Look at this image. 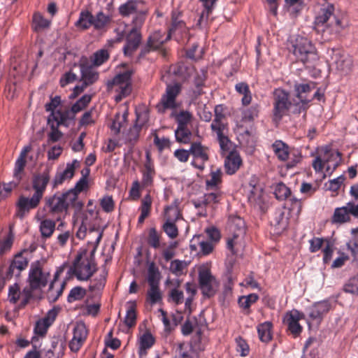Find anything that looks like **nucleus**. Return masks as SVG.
Here are the masks:
<instances>
[{"label":"nucleus","mask_w":358,"mask_h":358,"mask_svg":"<svg viewBox=\"0 0 358 358\" xmlns=\"http://www.w3.org/2000/svg\"><path fill=\"white\" fill-rule=\"evenodd\" d=\"M297 62H301L306 68H314L318 61L319 56L317 50L312 42L307 38L299 36L289 48Z\"/></svg>","instance_id":"nucleus-1"},{"label":"nucleus","mask_w":358,"mask_h":358,"mask_svg":"<svg viewBox=\"0 0 358 358\" xmlns=\"http://www.w3.org/2000/svg\"><path fill=\"white\" fill-rule=\"evenodd\" d=\"M75 194L71 192H56L52 196L45 198L44 209H47L52 215L67 213L70 206L81 209L83 203H75Z\"/></svg>","instance_id":"nucleus-2"},{"label":"nucleus","mask_w":358,"mask_h":358,"mask_svg":"<svg viewBox=\"0 0 358 358\" xmlns=\"http://www.w3.org/2000/svg\"><path fill=\"white\" fill-rule=\"evenodd\" d=\"M97 267L92 253L88 255L87 251L78 253L72 266L68 271L69 275H74L79 280H88L96 271Z\"/></svg>","instance_id":"nucleus-3"},{"label":"nucleus","mask_w":358,"mask_h":358,"mask_svg":"<svg viewBox=\"0 0 358 358\" xmlns=\"http://www.w3.org/2000/svg\"><path fill=\"white\" fill-rule=\"evenodd\" d=\"M119 14L122 17H131V24L142 27L148 14V8L143 1L129 0L118 8Z\"/></svg>","instance_id":"nucleus-4"},{"label":"nucleus","mask_w":358,"mask_h":358,"mask_svg":"<svg viewBox=\"0 0 358 358\" xmlns=\"http://www.w3.org/2000/svg\"><path fill=\"white\" fill-rule=\"evenodd\" d=\"M315 28L320 31L331 28L336 32L344 29L342 20L335 13V6L333 3H324L322 5L315 19Z\"/></svg>","instance_id":"nucleus-5"},{"label":"nucleus","mask_w":358,"mask_h":358,"mask_svg":"<svg viewBox=\"0 0 358 358\" xmlns=\"http://www.w3.org/2000/svg\"><path fill=\"white\" fill-rule=\"evenodd\" d=\"M43 260H36L31 263L27 282L28 287L34 293V291L41 290L48 284L50 273L45 268Z\"/></svg>","instance_id":"nucleus-6"},{"label":"nucleus","mask_w":358,"mask_h":358,"mask_svg":"<svg viewBox=\"0 0 358 358\" xmlns=\"http://www.w3.org/2000/svg\"><path fill=\"white\" fill-rule=\"evenodd\" d=\"M315 88L316 83L313 81L294 83L293 85V94L295 98L293 99L294 110H292L294 113L299 114L307 110L310 102L312 101L309 94Z\"/></svg>","instance_id":"nucleus-7"},{"label":"nucleus","mask_w":358,"mask_h":358,"mask_svg":"<svg viewBox=\"0 0 358 358\" xmlns=\"http://www.w3.org/2000/svg\"><path fill=\"white\" fill-rule=\"evenodd\" d=\"M36 249L34 245H31L28 248H24L14 255L6 271V278L10 279L15 276L19 278L21 273L28 267L31 259V255Z\"/></svg>","instance_id":"nucleus-8"},{"label":"nucleus","mask_w":358,"mask_h":358,"mask_svg":"<svg viewBox=\"0 0 358 358\" xmlns=\"http://www.w3.org/2000/svg\"><path fill=\"white\" fill-rule=\"evenodd\" d=\"M292 108L294 109V99L289 100V93L282 89H276L273 95V120L280 122Z\"/></svg>","instance_id":"nucleus-9"},{"label":"nucleus","mask_w":358,"mask_h":358,"mask_svg":"<svg viewBox=\"0 0 358 358\" xmlns=\"http://www.w3.org/2000/svg\"><path fill=\"white\" fill-rule=\"evenodd\" d=\"M133 74L134 71L129 69L116 75L111 80L108 82V87L119 93L116 100H121L123 97L128 96L131 93V78Z\"/></svg>","instance_id":"nucleus-10"},{"label":"nucleus","mask_w":358,"mask_h":358,"mask_svg":"<svg viewBox=\"0 0 358 358\" xmlns=\"http://www.w3.org/2000/svg\"><path fill=\"white\" fill-rule=\"evenodd\" d=\"M33 298L34 293L27 285L22 290L17 283L8 287V300L10 303L17 305L18 309L24 308Z\"/></svg>","instance_id":"nucleus-11"},{"label":"nucleus","mask_w":358,"mask_h":358,"mask_svg":"<svg viewBox=\"0 0 358 358\" xmlns=\"http://www.w3.org/2000/svg\"><path fill=\"white\" fill-rule=\"evenodd\" d=\"M210 192L198 199H194L191 202L196 209L198 210V215L201 217L208 216V208H214V205L218 203L222 199V190H210Z\"/></svg>","instance_id":"nucleus-12"},{"label":"nucleus","mask_w":358,"mask_h":358,"mask_svg":"<svg viewBox=\"0 0 358 358\" xmlns=\"http://www.w3.org/2000/svg\"><path fill=\"white\" fill-rule=\"evenodd\" d=\"M199 285L203 295L210 298L216 294L220 282L209 268H202L199 271Z\"/></svg>","instance_id":"nucleus-13"},{"label":"nucleus","mask_w":358,"mask_h":358,"mask_svg":"<svg viewBox=\"0 0 358 358\" xmlns=\"http://www.w3.org/2000/svg\"><path fill=\"white\" fill-rule=\"evenodd\" d=\"M190 155L192 157L191 165L195 169L203 171L206 164L210 159V149L201 144V142L194 141L190 143Z\"/></svg>","instance_id":"nucleus-14"},{"label":"nucleus","mask_w":358,"mask_h":358,"mask_svg":"<svg viewBox=\"0 0 358 358\" xmlns=\"http://www.w3.org/2000/svg\"><path fill=\"white\" fill-rule=\"evenodd\" d=\"M181 91L182 86L178 83L167 85L159 102L164 110H176L180 106V103L177 101L176 98Z\"/></svg>","instance_id":"nucleus-15"},{"label":"nucleus","mask_w":358,"mask_h":358,"mask_svg":"<svg viewBox=\"0 0 358 358\" xmlns=\"http://www.w3.org/2000/svg\"><path fill=\"white\" fill-rule=\"evenodd\" d=\"M304 318V314L296 309H293L285 313L283 318V323L287 325V331L293 338H297L301 334L303 327L299 324V321Z\"/></svg>","instance_id":"nucleus-16"},{"label":"nucleus","mask_w":358,"mask_h":358,"mask_svg":"<svg viewBox=\"0 0 358 358\" xmlns=\"http://www.w3.org/2000/svg\"><path fill=\"white\" fill-rule=\"evenodd\" d=\"M180 13L173 11L171 14V24L169 29L171 37L173 36L177 41L189 38V31L184 21L180 19Z\"/></svg>","instance_id":"nucleus-17"},{"label":"nucleus","mask_w":358,"mask_h":358,"mask_svg":"<svg viewBox=\"0 0 358 358\" xmlns=\"http://www.w3.org/2000/svg\"><path fill=\"white\" fill-rule=\"evenodd\" d=\"M170 34L165 36L161 31H154L148 38L146 45L141 50L140 57H144L151 51L160 50L164 43L170 40Z\"/></svg>","instance_id":"nucleus-18"},{"label":"nucleus","mask_w":358,"mask_h":358,"mask_svg":"<svg viewBox=\"0 0 358 358\" xmlns=\"http://www.w3.org/2000/svg\"><path fill=\"white\" fill-rule=\"evenodd\" d=\"M145 157V162L143 164V169L141 170L142 178L140 184L143 188L148 189L153 186L156 171L154 162L148 152H146Z\"/></svg>","instance_id":"nucleus-19"},{"label":"nucleus","mask_w":358,"mask_h":358,"mask_svg":"<svg viewBox=\"0 0 358 358\" xmlns=\"http://www.w3.org/2000/svg\"><path fill=\"white\" fill-rule=\"evenodd\" d=\"M41 199V198L35 194H33L31 198L22 195L20 196L17 202V215L20 218L24 217L31 210L35 209L38 206Z\"/></svg>","instance_id":"nucleus-20"},{"label":"nucleus","mask_w":358,"mask_h":358,"mask_svg":"<svg viewBox=\"0 0 358 358\" xmlns=\"http://www.w3.org/2000/svg\"><path fill=\"white\" fill-rule=\"evenodd\" d=\"M141 27L132 26V29L127 36L126 44L123 48L124 55L131 56L138 49L141 41Z\"/></svg>","instance_id":"nucleus-21"},{"label":"nucleus","mask_w":358,"mask_h":358,"mask_svg":"<svg viewBox=\"0 0 358 358\" xmlns=\"http://www.w3.org/2000/svg\"><path fill=\"white\" fill-rule=\"evenodd\" d=\"M73 338L69 342V346L72 352H77L87 336V329L85 324L84 323L77 324L73 329Z\"/></svg>","instance_id":"nucleus-22"},{"label":"nucleus","mask_w":358,"mask_h":358,"mask_svg":"<svg viewBox=\"0 0 358 358\" xmlns=\"http://www.w3.org/2000/svg\"><path fill=\"white\" fill-rule=\"evenodd\" d=\"M80 162L74 159L71 163H67L66 169L62 171H57L52 180V187L56 188L63 184L65 180L73 178L76 169L79 167Z\"/></svg>","instance_id":"nucleus-23"},{"label":"nucleus","mask_w":358,"mask_h":358,"mask_svg":"<svg viewBox=\"0 0 358 358\" xmlns=\"http://www.w3.org/2000/svg\"><path fill=\"white\" fill-rule=\"evenodd\" d=\"M50 179V171L48 169L42 173L34 175L32 179V187L34 190V194L42 199Z\"/></svg>","instance_id":"nucleus-24"},{"label":"nucleus","mask_w":358,"mask_h":358,"mask_svg":"<svg viewBox=\"0 0 358 358\" xmlns=\"http://www.w3.org/2000/svg\"><path fill=\"white\" fill-rule=\"evenodd\" d=\"M147 120L148 118L145 114H137L136 121L135 124L131 127H130L126 136V139L128 142H129L131 144H134L138 141L139 138L140 131H141L142 128L146 124Z\"/></svg>","instance_id":"nucleus-25"},{"label":"nucleus","mask_w":358,"mask_h":358,"mask_svg":"<svg viewBox=\"0 0 358 358\" xmlns=\"http://www.w3.org/2000/svg\"><path fill=\"white\" fill-rule=\"evenodd\" d=\"M223 172L220 169L211 170L209 174V178L206 180V189L210 190H221L222 184Z\"/></svg>","instance_id":"nucleus-26"},{"label":"nucleus","mask_w":358,"mask_h":358,"mask_svg":"<svg viewBox=\"0 0 358 358\" xmlns=\"http://www.w3.org/2000/svg\"><path fill=\"white\" fill-rule=\"evenodd\" d=\"M242 164V159L239 154L236 151L229 153L224 160L226 173L229 175L234 174Z\"/></svg>","instance_id":"nucleus-27"},{"label":"nucleus","mask_w":358,"mask_h":358,"mask_svg":"<svg viewBox=\"0 0 358 358\" xmlns=\"http://www.w3.org/2000/svg\"><path fill=\"white\" fill-rule=\"evenodd\" d=\"M331 308V303L328 300L317 302L310 308L309 317L312 320L322 319L324 315L329 311Z\"/></svg>","instance_id":"nucleus-28"},{"label":"nucleus","mask_w":358,"mask_h":358,"mask_svg":"<svg viewBox=\"0 0 358 358\" xmlns=\"http://www.w3.org/2000/svg\"><path fill=\"white\" fill-rule=\"evenodd\" d=\"M75 117L71 110H57L56 113H51L48 119V124L55 122L57 127L65 124L68 120H73Z\"/></svg>","instance_id":"nucleus-29"},{"label":"nucleus","mask_w":358,"mask_h":358,"mask_svg":"<svg viewBox=\"0 0 358 358\" xmlns=\"http://www.w3.org/2000/svg\"><path fill=\"white\" fill-rule=\"evenodd\" d=\"M81 80L85 86H90L93 85L99 79V73L94 71L91 66L81 64L80 65Z\"/></svg>","instance_id":"nucleus-30"},{"label":"nucleus","mask_w":358,"mask_h":358,"mask_svg":"<svg viewBox=\"0 0 358 358\" xmlns=\"http://www.w3.org/2000/svg\"><path fill=\"white\" fill-rule=\"evenodd\" d=\"M180 202L178 199L174 201L164 208V220L167 222H177L182 217L179 205Z\"/></svg>","instance_id":"nucleus-31"},{"label":"nucleus","mask_w":358,"mask_h":358,"mask_svg":"<svg viewBox=\"0 0 358 358\" xmlns=\"http://www.w3.org/2000/svg\"><path fill=\"white\" fill-rule=\"evenodd\" d=\"M138 342V354L143 356L147 355L148 350L155 345L156 340L150 331H146L140 336Z\"/></svg>","instance_id":"nucleus-32"},{"label":"nucleus","mask_w":358,"mask_h":358,"mask_svg":"<svg viewBox=\"0 0 358 358\" xmlns=\"http://www.w3.org/2000/svg\"><path fill=\"white\" fill-rule=\"evenodd\" d=\"M32 150L31 145L24 146L20 152V156L15 164L14 176L17 178L18 180L21 179L20 174L23 172L26 166V157L29 152Z\"/></svg>","instance_id":"nucleus-33"},{"label":"nucleus","mask_w":358,"mask_h":358,"mask_svg":"<svg viewBox=\"0 0 358 358\" xmlns=\"http://www.w3.org/2000/svg\"><path fill=\"white\" fill-rule=\"evenodd\" d=\"M107 275L108 271L106 267L103 266L99 276L91 282L89 290L94 294L100 293L106 285Z\"/></svg>","instance_id":"nucleus-34"},{"label":"nucleus","mask_w":358,"mask_h":358,"mask_svg":"<svg viewBox=\"0 0 358 358\" xmlns=\"http://www.w3.org/2000/svg\"><path fill=\"white\" fill-rule=\"evenodd\" d=\"M273 324L271 322L266 321L257 325V330L259 338L261 341L268 343L271 341Z\"/></svg>","instance_id":"nucleus-35"},{"label":"nucleus","mask_w":358,"mask_h":358,"mask_svg":"<svg viewBox=\"0 0 358 358\" xmlns=\"http://www.w3.org/2000/svg\"><path fill=\"white\" fill-rule=\"evenodd\" d=\"M112 17L100 11L93 15V27L96 30H103L111 23Z\"/></svg>","instance_id":"nucleus-36"},{"label":"nucleus","mask_w":358,"mask_h":358,"mask_svg":"<svg viewBox=\"0 0 358 358\" xmlns=\"http://www.w3.org/2000/svg\"><path fill=\"white\" fill-rule=\"evenodd\" d=\"M162 234L158 232L155 227H152L148 230L146 241L148 245L155 250L159 249L165 243H162Z\"/></svg>","instance_id":"nucleus-37"},{"label":"nucleus","mask_w":358,"mask_h":358,"mask_svg":"<svg viewBox=\"0 0 358 358\" xmlns=\"http://www.w3.org/2000/svg\"><path fill=\"white\" fill-rule=\"evenodd\" d=\"M75 26L83 30L89 29L93 26V15L88 10H82Z\"/></svg>","instance_id":"nucleus-38"},{"label":"nucleus","mask_w":358,"mask_h":358,"mask_svg":"<svg viewBox=\"0 0 358 358\" xmlns=\"http://www.w3.org/2000/svg\"><path fill=\"white\" fill-rule=\"evenodd\" d=\"M51 24V21L45 19L41 13L36 12L32 17V28L36 31L39 32L45 29H48Z\"/></svg>","instance_id":"nucleus-39"},{"label":"nucleus","mask_w":358,"mask_h":358,"mask_svg":"<svg viewBox=\"0 0 358 358\" xmlns=\"http://www.w3.org/2000/svg\"><path fill=\"white\" fill-rule=\"evenodd\" d=\"M259 299L257 294L252 293L247 296H241L238 299V303L240 308L245 311V314L249 315L251 313L250 307L255 303Z\"/></svg>","instance_id":"nucleus-40"},{"label":"nucleus","mask_w":358,"mask_h":358,"mask_svg":"<svg viewBox=\"0 0 358 358\" xmlns=\"http://www.w3.org/2000/svg\"><path fill=\"white\" fill-rule=\"evenodd\" d=\"M15 240V234L12 227L9 229L7 235L2 239H0V257L9 252L13 247Z\"/></svg>","instance_id":"nucleus-41"},{"label":"nucleus","mask_w":358,"mask_h":358,"mask_svg":"<svg viewBox=\"0 0 358 358\" xmlns=\"http://www.w3.org/2000/svg\"><path fill=\"white\" fill-rule=\"evenodd\" d=\"M272 148L279 160L284 162L288 159L289 147L284 142L282 141H275L273 143Z\"/></svg>","instance_id":"nucleus-42"},{"label":"nucleus","mask_w":358,"mask_h":358,"mask_svg":"<svg viewBox=\"0 0 358 358\" xmlns=\"http://www.w3.org/2000/svg\"><path fill=\"white\" fill-rule=\"evenodd\" d=\"M56 222L50 219L43 220L39 226L41 236L43 238H50L55 230Z\"/></svg>","instance_id":"nucleus-43"},{"label":"nucleus","mask_w":358,"mask_h":358,"mask_svg":"<svg viewBox=\"0 0 358 358\" xmlns=\"http://www.w3.org/2000/svg\"><path fill=\"white\" fill-rule=\"evenodd\" d=\"M235 90L238 94L243 95L241 102L243 106H248L251 103L252 94L249 85L246 83H237L235 85Z\"/></svg>","instance_id":"nucleus-44"},{"label":"nucleus","mask_w":358,"mask_h":358,"mask_svg":"<svg viewBox=\"0 0 358 358\" xmlns=\"http://www.w3.org/2000/svg\"><path fill=\"white\" fill-rule=\"evenodd\" d=\"M83 177L76 182L75 187L72 189H69L67 192H71L75 194V203H82L78 201V196L82 191H83L87 187V177L90 173V169H86V174L84 175V171H82Z\"/></svg>","instance_id":"nucleus-45"},{"label":"nucleus","mask_w":358,"mask_h":358,"mask_svg":"<svg viewBox=\"0 0 358 358\" xmlns=\"http://www.w3.org/2000/svg\"><path fill=\"white\" fill-rule=\"evenodd\" d=\"M350 220L346 206L336 208L334 210V215L331 217V223L333 224H343L348 222Z\"/></svg>","instance_id":"nucleus-46"},{"label":"nucleus","mask_w":358,"mask_h":358,"mask_svg":"<svg viewBox=\"0 0 358 358\" xmlns=\"http://www.w3.org/2000/svg\"><path fill=\"white\" fill-rule=\"evenodd\" d=\"M176 139L178 142L187 144L191 143L192 133L187 127H177L175 131Z\"/></svg>","instance_id":"nucleus-47"},{"label":"nucleus","mask_w":358,"mask_h":358,"mask_svg":"<svg viewBox=\"0 0 358 358\" xmlns=\"http://www.w3.org/2000/svg\"><path fill=\"white\" fill-rule=\"evenodd\" d=\"M207 78V71L205 69H201L199 72H196V76L194 78V84L196 87V90L194 91L195 96L201 95L203 92L201 87L204 85L205 80Z\"/></svg>","instance_id":"nucleus-48"},{"label":"nucleus","mask_w":358,"mask_h":358,"mask_svg":"<svg viewBox=\"0 0 358 358\" xmlns=\"http://www.w3.org/2000/svg\"><path fill=\"white\" fill-rule=\"evenodd\" d=\"M161 273L159 268L154 262H151L148 268V285H159Z\"/></svg>","instance_id":"nucleus-49"},{"label":"nucleus","mask_w":358,"mask_h":358,"mask_svg":"<svg viewBox=\"0 0 358 358\" xmlns=\"http://www.w3.org/2000/svg\"><path fill=\"white\" fill-rule=\"evenodd\" d=\"M149 289L147 292V301L152 305L155 304L162 300V293L159 289V285H149Z\"/></svg>","instance_id":"nucleus-50"},{"label":"nucleus","mask_w":358,"mask_h":358,"mask_svg":"<svg viewBox=\"0 0 358 358\" xmlns=\"http://www.w3.org/2000/svg\"><path fill=\"white\" fill-rule=\"evenodd\" d=\"M136 304L135 301L130 302L127 310V315L124 318V323L128 327H132L136 322Z\"/></svg>","instance_id":"nucleus-51"},{"label":"nucleus","mask_w":358,"mask_h":358,"mask_svg":"<svg viewBox=\"0 0 358 358\" xmlns=\"http://www.w3.org/2000/svg\"><path fill=\"white\" fill-rule=\"evenodd\" d=\"M173 116L176 118L178 124L177 127H187L192 118V115L187 110H181L178 113H173Z\"/></svg>","instance_id":"nucleus-52"},{"label":"nucleus","mask_w":358,"mask_h":358,"mask_svg":"<svg viewBox=\"0 0 358 358\" xmlns=\"http://www.w3.org/2000/svg\"><path fill=\"white\" fill-rule=\"evenodd\" d=\"M274 194L277 199L285 200L291 196V190L284 183L279 182L275 186Z\"/></svg>","instance_id":"nucleus-53"},{"label":"nucleus","mask_w":358,"mask_h":358,"mask_svg":"<svg viewBox=\"0 0 358 358\" xmlns=\"http://www.w3.org/2000/svg\"><path fill=\"white\" fill-rule=\"evenodd\" d=\"M203 5L204 9L201 12L198 24L201 25L204 21H207L210 13L212 12V9L214 3L217 0H200Z\"/></svg>","instance_id":"nucleus-54"},{"label":"nucleus","mask_w":358,"mask_h":358,"mask_svg":"<svg viewBox=\"0 0 358 358\" xmlns=\"http://www.w3.org/2000/svg\"><path fill=\"white\" fill-rule=\"evenodd\" d=\"M109 59L108 50L101 49L95 52L91 57V62L94 66H99L103 64Z\"/></svg>","instance_id":"nucleus-55"},{"label":"nucleus","mask_w":358,"mask_h":358,"mask_svg":"<svg viewBox=\"0 0 358 358\" xmlns=\"http://www.w3.org/2000/svg\"><path fill=\"white\" fill-rule=\"evenodd\" d=\"M285 213L281 209H277L273 215L271 224L279 229H283L286 227L285 221Z\"/></svg>","instance_id":"nucleus-56"},{"label":"nucleus","mask_w":358,"mask_h":358,"mask_svg":"<svg viewBox=\"0 0 358 358\" xmlns=\"http://www.w3.org/2000/svg\"><path fill=\"white\" fill-rule=\"evenodd\" d=\"M285 6L288 11L296 16L303 9V0H285Z\"/></svg>","instance_id":"nucleus-57"},{"label":"nucleus","mask_w":358,"mask_h":358,"mask_svg":"<svg viewBox=\"0 0 358 358\" xmlns=\"http://www.w3.org/2000/svg\"><path fill=\"white\" fill-rule=\"evenodd\" d=\"M244 236L233 234L231 238H229L227 242V248L233 255L237 254V247L242 245V240Z\"/></svg>","instance_id":"nucleus-58"},{"label":"nucleus","mask_w":358,"mask_h":358,"mask_svg":"<svg viewBox=\"0 0 358 358\" xmlns=\"http://www.w3.org/2000/svg\"><path fill=\"white\" fill-rule=\"evenodd\" d=\"M233 234L244 236L245 234V224L243 219L238 217L233 220L231 224Z\"/></svg>","instance_id":"nucleus-59"},{"label":"nucleus","mask_w":358,"mask_h":358,"mask_svg":"<svg viewBox=\"0 0 358 358\" xmlns=\"http://www.w3.org/2000/svg\"><path fill=\"white\" fill-rule=\"evenodd\" d=\"M176 222L165 221L162 225L163 231L171 239H174L178 236V229L176 225Z\"/></svg>","instance_id":"nucleus-60"},{"label":"nucleus","mask_w":358,"mask_h":358,"mask_svg":"<svg viewBox=\"0 0 358 358\" xmlns=\"http://www.w3.org/2000/svg\"><path fill=\"white\" fill-rule=\"evenodd\" d=\"M336 67L344 73H348L352 68V60L350 57L341 58L335 60Z\"/></svg>","instance_id":"nucleus-61"},{"label":"nucleus","mask_w":358,"mask_h":358,"mask_svg":"<svg viewBox=\"0 0 358 358\" xmlns=\"http://www.w3.org/2000/svg\"><path fill=\"white\" fill-rule=\"evenodd\" d=\"M86 294V291L85 289L81 287H75L70 291L67 301L69 303H72L75 301H78L82 299Z\"/></svg>","instance_id":"nucleus-62"},{"label":"nucleus","mask_w":358,"mask_h":358,"mask_svg":"<svg viewBox=\"0 0 358 358\" xmlns=\"http://www.w3.org/2000/svg\"><path fill=\"white\" fill-rule=\"evenodd\" d=\"M259 107L258 105H252L243 112V120L245 121H252L258 117Z\"/></svg>","instance_id":"nucleus-63"},{"label":"nucleus","mask_w":358,"mask_h":358,"mask_svg":"<svg viewBox=\"0 0 358 358\" xmlns=\"http://www.w3.org/2000/svg\"><path fill=\"white\" fill-rule=\"evenodd\" d=\"M343 290L347 293L358 294V278H350L344 285Z\"/></svg>","instance_id":"nucleus-64"}]
</instances>
